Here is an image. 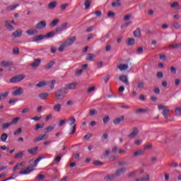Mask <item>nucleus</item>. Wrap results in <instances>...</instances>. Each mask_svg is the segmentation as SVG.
<instances>
[{"mask_svg":"<svg viewBox=\"0 0 181 181\" xmlns=\"http://www.w3.org/2000/svg\"><path fill=\"white\" fill-rule=\"evenodd\" d=\"M20 119H21L20 117H16L13 119V120L10 122V124H11V125H16V124H18Z\"/></svg>","mask_w":181,"mask_h":181,"instance_id":"e433bc0d","label":"nucleus"},{"mask_svg":"<svg viewBox=\"0 0 181 181\" xmlns=\"http://www.w3.org/2000/svg\"><path fill=\"white\" fill-rule=\"evenodd\" d=\"M125 172H127V168H120L119 170H117L115 172V176H117V177L121 176V175H124V173H125Z\"/></svg>","mask_w":181,"mask_h":181,"instance_id":"f8f14e48","label":"nucleus"},{"mask_svg":"<svg viewBox=\"0 0 181 181\" xmlns=\"http://www.w3.org/2000/svg\"><path fill=\"white\" fill-rule=\"evenodd\" d=\"M112 6H113V8H115V6H121V3L119 2H113L112 3Z\"/></svg>","mask_w":181,"mask_h":181,"instance_id":"0e129e2a","label":"nucleus"},{"mask_svg":"<svg viewBox=\"0 0 181 181\" xmlns=\"http://www.w3.org/2000/svg\"><path fill=\"white\" fill-rule=\"evenodd\" d=\"M40 65V59H35L34 62L31 66L32 67H38V66Z\"/></svg>","mask_w":181,"mask_h":181,"instance_id":"c756f323","label":"nucleus"},{"mask_svg":"<svg viewBox=\"0 0 181 181\" xmlns=\"http://www.w3.org/2000/svg\"><path fill=\"white\" fill-rule=\"evenodd\" d=\"M57 103H62L63 100V96H55Z\"/></svg>","mask_w":181,"mask_h":181,"instance_id":"052dcab7","label":"nucleus"},{"mask_svg":"<svg viewBox=\"0 0 181 181\" xmlns=\"http://www.w3.org/2000/svg\"><path fill=\"white\" fill-rule=\"evenodd\" d=\"M84 6H85V11H87L91 6V1L90 0H86L84 3Z\"/></svg>","mask_w":181,"mask_h":181,"instance_id":"a878e982","label":"nucleus"},{"mask_svg":"<svg viewBox=\"0 0 181 181\" xmlns=\"http://www.w3.org/2000/svg\"><path fill=\"white\" fill-rule=\"evenodd\" d=\"M67 122L69 125L71 127L69 135H73L76 133V119L74 117H70L68 119Z\"/></svg>","mask_w":181,"mask_h":181,"instance_id":"f257e3e1","label":"nucleus"},{"mask_svg":"<svg viewBox=\"0 0 181 181\" xmlns=\"http://www.w3.org/2000/svg\"><path fill=\"white\" fill-rule=\"evenodd\" d=\"M13 54H16V55L19 54V48H18V47L13 48Z\"/></svg>","mask_w":181,"mask_h":181,"instance_id":"864d4df0","label":"nucleus"},{"mask_svg":"<svg viewBox=\"0 0 181 181\" xmlns=\"http://www.w3.org/2000/svg\"><path fill=\"white\" fill-rule=\"evenodd\" d=\"M57 6V2L56 1H52L48 4V9L53 10Z\"/></svg>","mask_w":181,"mask_h":181,"instance_id":"a211bd4d","label":"nucleus"},{"mask_svg":"<svg viewBox=\"0 0 181 181\" xmlns=\"http://www.w3.org/2000/svg\"><path fill=\"white\" fill-rule=\"evenodd\" d=\"M144 153V151L142 150H139L133 153V156L136 157V156H141Z\"/></svg>","mask_w":181,"mask_h":181,"instance_id":"ea45409f","label":"nucleus"},{"mask_svg":"<svg viewBox=\"0 0 181 181\" xmlns=\"http://www.w3.org/2000/svg\"><path fill=\"white\" fill-rule=\"evenodd\" d=\"M23 31L22 30H17L14 33H13L12 36L13 37H21L22 36Z\"/></svg>","mask_w":181,"mask_h":181,"instance_id":"dca6fc26","label":"nucleus"},{"mask_svg":"<svg viewBox=\"0 0 181 181\" xmlns=\"http://www.w3.org/2000/svg\"><path fill=\"white\" fill-rule=\"evenodd\" d=\"M37 180H43L45 179V175L43 174H39L37 177Z\"/></svg>","mask_w":181,"mask_h":181,"instance_id":"4d7b16f0","label":"nucleus"},{"mask_svg":"<svg viewBox=\"0 0 181 181\" xmlns=\"http://www.w3.org/2000/svg\"><path fill=\"white\" fill-rule=\"evenodd\" d=\"M43 39H45V35H37L33 37V42H39V40H43Z\"/></svg>","mask_w":181,"mask_h":181,"instance_id":"aec40b11","label":"nucleus"},{"mask_svg":"<svg viewBox=\"0 0 181 181\" xmlns=\"http://www.w3.org/2000/svg\"><path fill=\"white\" fill-rule=\"evenodd\" d=\"M60 22V19L59 18H54L49 24V26L52 28H54L55 26H57V23Z\"/></svg>","mask_w":181,"mask_h":181,"instance_id":"6ab92c4d","label":"nucleus"},{"mask_svg":"<svg viewBox=\"0 0 181 181\" xmlns=\"http://www.w3.org/2000/svg\"><path fill=\"white\" fill-rule=\"evenodd\" d=\"M76 37H71L70 38H69L68 40H66L64 43L66 45V47H68V46H71V45H73V43H74V42H76Z\"/></svg>","mask_w":181,"mask_h":181,"instance_id":"0eeeda50","label":"nucleus"},{"mask_svg":"<svg viewBox=\"0 0 181 181\" xmlns=\"http://www.w3.org/2000/svg\"><path fill=\"white\" fill-rule=\"evenodd\" d=\"M42 157H39L38 158H37L35 161H34V165H33V168H36L37 166V163H39V162H40V160H42Z\"/></svg>","mask_w":181,"mask_h":181,"instance_id":"37998d69","label":"nucleus"},{"mask_svg":"<svg viewBox=\"0 0 181 181\" xmlns=\"http://www.w3.org/2000/svg\"><path fill=\"white\" fill-rule=\"evenodd\" d=\"M42 119V117H40V116H35V117H33V118H31V119L33 120V121H39V120H40Z\"/></svg>","mask_w":181,"mask_h":181,"instance_id":"680f3d73","label":"nucleus"},{"mask_svg":"<svg viewBox=\"0 0 181 181\" xmlns=\"http://www.w3.org/2000/svg\"><path fill=\"white\" fill-rule=\"evenodd\" d=\"M170 112V110L166 108L163 111L162 114H163V117H165V118H168V117H169Z\"/></svg>","mask_w":181,"mask_h":181,"instance_id":"c85d7f7f","label":"nucleus"},{"mask_svg":"<svg viewBox=\"0 0 181 181\" xmlns=\"http://www.w3.org/2000/svg\"><path fill=\"white\" fill-rule=\"evenodd\" d=\"M119 80L122 83L126 84V86H129V81H128V76L126 75H122L119 76Z\"/></svg>","mask_w":181,"mask_h":181,"instance_id":"1a4fd4ad","label":"nucleus"},{"mask_svg":"<svg viewBox=\"0 0 181 181\" xmlns=\"http://www.w3.org/2000/svg\"><path fill=\"white\" fill-rule=\"evenodd\" d=\"M25 78V76L20 74L13 76L10 79V83H19V81H22Z\"/></svg>","mask_w":181,"mask_h":181,"instance_id":"f03ea898","label":"nucleus"},{"mask_svg":"<svg viewBox=\"0 0 181 181\" xmlns=\"http://www.w3.org/2000/svg\"><path fill=\"white\" fill-rule=\"evenodd\" d=\"M110 75H107L104 77V81L105 83H108V80H110Z\"/></svg>","mask_w":181,"mask_h":181,"instance_id":"774afa93","label":"nucleus"},{"mask_svg":"<svg viewBox=\"0 0 181 181\" xmlns=\"http://www.w3.org/2000/svg\"><path fill=\"white\" fill-rule=\"evenodd\" d=\"M127 46H132V45H135V40L134 38H129L127 40Z\"/></svg>","mask_w":181,"mask_h":181,"instance_id":"bb28decb","label":"nucleus"},{"mask_svg":"<svg viewBox=\"0 0 181 181\" xmlns=\"http://www.w3.org/2000/svg\"><path fill=\"white\" fill-rule=\"evenodd\" d=\"M67 6H69V4H64L61 5V11H64V9L67 8Z\"/></svg>","mask_w":181,"mask_h":181,"instance_id":"338daca9","label":"nucleus"},{"mask_svg":"<svg viewBox=\"0 0 181 181\" xmlns=\"http://www.w3.org/2000/svg\"><path fill=\"white\" fill-rule=\"evenodd\" d=\"M6 139H8V134L6 133H4L1 136V142H6Z\"/></svg>","mask_w":181,"mask_h":181,"instance_id":"2f4dec72","label":"nucleus"},{"mask_svg":"<svg viewBox=\"0 0 181 181\" xmlns=\"http://www.w3.org/2000/svg\"><path fill=\"white\" fill-rule=\"evenodd\" d=\"M11 126H12V124H11V122L4 123V124H2V128H3L4 129H7V128H8V127H11Z\"/></svg>","mask_w":181,"mask_h":181,"instance_id":"49530a36","label":"nucleus"},{"mask_svg":"<svg viewBox=\"0 0 181 181\" xmlns=\"http://www.w3.org/2000/svg\"><path fill=\"white\" fill-rule=\"evenodd\" d=\"M146 111H148L146 109L140 108L137 109L135 112L136 114H142L144 112H146Z\"/></svg>","mask_w":181,"mask_h":181,"instance_id":"79ce46f5","label":"nucleus"},{"mask_svg":"<svg viewBox=\"0 0 181 181\" xmlns=\"http://www.w3.org/2000/svg\"><path fill=\"white\" fill-rule=\"evenodd\" d=\"M117 69H119L120 71H124L125 70H128L129 66L128 64H119L117 66Z\"/></svg>","mask_w":181,"mask_h":181,"instance_id":"f3484780","label":"nucleus"},{"mask_svg":"<svg viewBox=\"0 0 181 181\" xmlns=\"http://www.w3.org/2000/svg\"><path fill=\"white\" fill-rule=\"evenodd\" d=\"M18 6H19V4H15V5L11 6L7 8V11H13L14 9H16Z\"/></svg>","mask_w":181,"mask_h":181,"instance_id":"a18cd8bd","label":"nucleus"},{"mask_svg":"<svg viewBox=\"0 0 181 181\" xmlns=\"http://www.w3.org/2000/svg\"><path fill=\"white\" fill-rule=\"evenodd\" d=\"M54 127L52 126H49L48 127H47L45 129V134H47V132H52V131H53Z\"/></svg>","mask_w":181,"mask_h":181,"instance_id":"09e8293b","label":"nucleus"},{"mask_svg":"<svg viewBox=\"0 0 181 181\" xmlns=\"http://www.w3.org/2000/svg\"><path fill=\"white\" fill-rule=\"evenodd\" d=\"M43 127H45V123L37 124L35 126V131H39V129H42V128H43Z\"/></svg>","mask_w":181,"mask_h":181,"instance_id":"a19ab883","label":"nucleus"},{"mask_svg":"<svg viewBox=\"0 0 181 181\" xmlns=\"http://www.w3.org/2000/svg\"><path fill=\"white\" fill-rule=\"evenodd\" d=\"M13 90L12 95H14V97H16V95H22V94H23V88L21 87L14 88Z\"/></svg>","mask_w":181,"mask_h":181,"instance_id":"20e7f679","label":"nucleus"},{"mask_svg":"<svg viewBox=\"0 0 181 181\" xmlns=\"http://www.w3.org/2000/svg\"><path fill=\"white\" fill-rule=\"evenodd\" d=\"M139 131L138 130V128L134 127L133 128V132L129 135V138H135L136 135H138Z\"/></svg>","mask_w":181,"mask_h":181,"instance_id":"9b49d317","label":"nucleus"},{"mask_svg":"<svg viewBox=\"0 0 181 181\" xmlns=\"http://www.w3.org/2000/svg\"><path fill=\"white\" fill-rule=\"evenodd\" d=\"M158 110L160 111V110H166V106L165 105H159L158 106Z\"/></svg>","mask_w":181,"mask_h":181,"instance_id":"bf43d9fd","label":"nucleus"},{"mask_svg":"<svg viewBox=\"0 0 181 181\" xmlns=\"http://www.w3.org/2000/svg\"><path fill=\"white\" fill-rule=\"evenodd\" d=\"M36 87H37L38 88H42V87H45V86H46V81H40L38 83H37Z\"/></svg>","mask_w":181,"mask_h":181,"instance_id":"7c9ffc66","label":"nucleus"},{"mask_svg":"<svg viewBox=\"0 0 181 181\" xmlns=\"http://www.w3.org/2000/svg\"><path fill=\"white\" fill-rule=\"evenodd\" d=\"M39 148L37 146L28 149V153H30L31 155H33L34 153H36Z\"/></svg>","mask_w":181,"mask_h":181,"instance_id":"72a5a7b5","label":"nucleus"},{"mask_svg":"<svg viewBox=\"0 0 181 181\" xmlns=\"http://www.w3.org/2000/svg\"><path fill=\"white\" fill-rule=\"evenodd\" d=\"M62 156H57L56 157V158L54 159V162H57V163H59V162H60V160H62Z\"/></svg>","mask_w":181,"mask_h":181,"instance_id":"13d9d810","label":"nucleus"},{"mask_svg":"<svg viewBox=\"0 0 181 181\" xmlns=\"http://www.w3.org/2000/svg\"><path fill=\"white\" fill-rule=\"evenodd\" d=\"M66 94V89L57 90L55 93V97H63Z\"/></svg>","mask_w":181,"mask_h":181,"instance_id":"9d476101","label":"nucleus"},{"mask_svg":"<svg viewBox=\"0 0 181 181\" xmlns=\"http://www.w3.org/2000/svg\"><path fill=\"white\" fill-rule=\"evenodd\" d=\"M75 74L76 76H81V74H83V69L77 70Z\"/></svg>","mask_w":181,"mask_h":181,"instance_id":"69168bd1","label":"nucleus"},{"mask_svg":"<svg viewBox=\"0 0 181 181\" xmlns=\"http://www.w3.org/2000/svg\"><path fill=\"white\" fill-rule=\"evenodd\" d=\"M53 110L54 111H55V112H60V111H62V105L60 104H57L53 107Z\"/></svg>","mask_w":181,"mask_h":181,"instance_id":"5701e85b","label":"nucleus"},{"mask_svg":"<svg viewBox=\"0 0 181 181\" xmlns=\"http://www.w3.org/2000/svg\"><path fill=\"white\" fill-rule=\"evenodd\" d=\"M54 35H56V32L55 31H51L48 33H47L45 36V37H53V36H54Z\"/></svg>","mask_w":181,"mask_h":181,"instance_id":"f704fd0d","label":"nucleus"},{"mask_svg":"<svg viewBox=\"0 0 181 181\" xmlns=\"http://www.w3.org/2000/svg\"><path fill=\"white\" fill-rule=\"evenodd\" d=\"M47 23L45 21H41L39 23H37L35 25V28L38 30L45 29L47 26Z\"/></svg>","mask_w":181,"mask_h":181,"instance_id":"423d86ee","label":"nucleus"},{"mask_svg":"<svg viewBox=\"0 0 181 181\" xmlns=\"http://www.w3.org/2000/svg\"><path fill=\"white\" fill-rule=\"evenodd\" d=\"M5 26L7 29H8V30H15V28H13V25H11V23H9L8 21H5Z\"/></svg>","mask_w":181,"mask_h":181,"instance_id":"412c9836","label":"nucleus"},{"mask_svg":"<svg viewBox=\"0 0 181 181\" xmlns=\"http://www.w3.org/2000/svg\"><path fill=\"white\" fill-rule=\"evenodd\" d=\"M26 163L25 162H21L20 163H18L13 168V172H16V170H19L21 168L25 166Z\"/></svg>","mask_w":181,"mask_h":181,"instance_id":"4468645a","label":"nucleus"},{"mask_svg":"<svg viewBox=\"0 0 181 181\" xmlns=\"http://www.w3.org/2000/svg\"><path fill=\"white\" fill-rule=\"evenodd\" d=\"M91 138V134H86L83 136V141H88Z\"/></svg>","mask_w":181,"mask_h":181,"instance_id":"6e6d98bb","label":"nucleus"},{"mask_svg":"<svg viewBox=\"0 0 181 181\" xmlns=\"http://www.w3.org/2000/svg\"><path fill=\"white\" fill-rule=\"evenodd\" d=\"M13 65V62L11 61H3L1 62V66L3 67H9Z\"/></svg>","mask_w":181,"mask_h":181,"instance_id":"ddd939ff","label":"nucleus"},{"mask_svg":"<svg viewBox=\"0 0 181 181\" xmlns=\"http://www.w3.org/2000/svg\"><path fill=\"white\" fill-rule=\"evenodd\" d=\"M115 177H117V175H115V173L109 174L105 177V179L107 181H113V180H115Z\"/></svg>","mask_w":181,"mask_h":181,"instance_id":"2eb2a0df","label":"nucleus"},{"mask_svg":"<svg viewBox=\"0 0 181 181\" xmlns=\"http://www.w3.org/2000/svg\"><path fill=\"white\" fill-rule=\"evenodd\" d=\"M133 35L135 37H141V29L137 28L134 31Z\"/></svg>","mask_w":181,"mask_h":181,"instance_id":"393cba45","label":"nucleus"},{"mask_svg":"<svg viewBox=\"0 0 181 181\" xmlns=\"http://www.w3.org/2000/svg\"><path fill=\"white\" fill-rule=\"evenodd\" d=\"M93 165H95V166H103V165H104V163L100 160H95L93 161Z\"/></svg>","mask_w":181,"mask_h":181,"instance_id":"c03bdc74","label":"nucleus"},{"mask_svg":"<svg viewBox=\"0 0 181 181\" xmlns=\"http://www.w3.org/2000/svg\"><path fill=\"white\" fill-rule=\"evenodd\" d=\"M47 138H49V136L47 134H41L38 137H37L34 139V142L35 144H37V142H40V141H46V139H47Z\"/></svg>","mask_w":181,"mask_h":181,"instance_id":"39448f33","label":"nucleus"},{"mask_svg":"<svg viewBox=\"0 0 181 181\" xmlns=\"http://www.w3.org/2000/svg\"><path fill=\"white\" fill-rule=\"evenodd\" d=\"M129 25H132V21H129L127 23H125L124 24H122L121 28H127V26H129Z\"/></svg>","mask_w":181,"mask_h":181,"instance_id":"3c124183","label":"nucleus"},{"mask_svg":"<svg viewBox=\"0 0 181 181\" xmlns=\"http://www.w3.org/2000/svg\"><path fill=\"white\" fill-rule=\"evenodd\" d=\"M8 95H9V92L0 93V97L1 98L2 100H5V98H6Z\"/></svg>","mask_w":181,"mask_h":181,"instance_id":"58836bf2","label":"nucleus"},{"mask_svg":"<svg viewBox=\"0 0 181 181\" xmlns=\"http://www.w3.org/2000/svg\"><path fill=\"white\" fill-rule=\"evenodd\" d=\"M66 121H67V119H66L60 120V122H59V127H63V125H64V124H66Z\"/></svg>","mask_w":181,"mask_h":181,"instance_id":"5fc2aeb1","label":"nucleus"},{"mask_svg":"<svg viewBox=\"0 0 181 181\" xmlns=\"http://www.w3.org/2000/svg\"><path fill=\"white\" fill-rule=\"evenodd\" d=\"M23 151H20L15 155L14 158L16 159H20L21 158H23Z\"/></svg>","mask_w":181,"mask_h":181,"instance_id":"4c0bfd02","label":"nucleus"},{"mask_svg":"<svg viewBox=\"0 0 181 181\" xmlns=\"http://www.w3.org/2000/svg\"><path fill=\"white\" fill-rule=\"evenodd\" d=\"M33 170H35L33 166H28L25 170L20 171L19 175H29Z\"/></svg>","mask_w":181,"mask_h":181,"instance_id":"7ed1b4c3","label":"nucleus"},{"mask_svg":"<svg viewBox=\"0 0 181 181\" xmlns=\"http://www.w3.org/2000/svg\"><path fill=\"white\" fill-rule=\"evenodd\" d=\"M77 82H73L65 86V90H75Z\"/></svg>","mask_w":181,"mask_h":181,"instance_id":"6e6552de","label":"nucleus"},{"mask_svg":"<svg viewBox=\"0 0 181 181\" xmlns=\"http://www.w3.org/2000/svg\"><path fill=\"white\" fill-rule=\"evenodd\" d=\"M122 121H124V116H121L120 117L115 119L113 121V124H115V125H118V124H119Z\"/></svg>","mask_w":181,"mask_h":181,"instance_id":"b1692460","label":"nucleus"},{"mask_svg":"<svg viewBox=\"0 0 181 181\" xmlns=\"http://www.w3.org/2000/svg\"><path fill=\"white\" fill-rule=\"evenodd\" d=\"M49 93H40L39 95V97L41 100H46V98H47V97H49Z\"/></svg>","mask_w":181,"mask_h":181,"instance_id":"cd10ccee","label":"nucleus"},{"mask_svg":"<svg viewBox=\"0 0 181 181\" xmlns=\"http://www.w3.org/2000/svg\"><path fill=\"white\" fill-rule=\"evenodd\" d=\"M27 35H35V33H37V30L35 29H30L26 31Z\"/></svg>","mask_w":181,"mask_h":181,"instance_id":"473e14b6","label":"nucleus"},{"mask_svg":"<svg viewBox=\"0 0 181 181\" xmlns=\"http://www.w3.org/2000/svg\"><path fill=\"white\" fill-rule=\"evenodd\" d=\"M66 47H67V46L64 44V42L59 47V52H63V50H64V49H66Z\"/></svg>","mask_w":181,"mask_h":181,"instance_id":"8fccbe9b","label":"nucleus"},{"mask_svg":"<svg viewBox=\"0 0 181 181\" xmlns=\"http://www.w3.org/2000/svg\"><path fill=\"white\" fill-rule=\"evenodd\" d=\"M54 64L55 62L54 61H51L45 66V69H47V70H49V69H52V66H54Z\"/></svg>","mask_w":181,"mask_h":181,"instance_id":"c9c22d12","label":"nucleus"},{"mask_svg":"<svg viewBox=\"0 0 181 181\" xmlns=\"http://www.w3.org/2000/svg\"><path fill=\"white\" fill-rule=\"evenodd\" d=\"M145 83L144 82H140L137 84L138 88H144Z\"/></svg>","mask_w":181,"mask_h":181,"instance_id":"e2e57ef3","label":"nucleus"},{"mask_svg":"<svg viewBox=\"0 0 181 181\" xmlns=\"http://www.w3.org/2000/svg\"><path fill=\"white\" fill-rule=\"evenodd\" d=\"M175 114L177 115H180L181 117V108L180 107H177L175 108Z\"/></svg>","mask_w":181,"mask_h":181,"instance_id":"603ef678","label":"nucleus"},{"mask_svg":"<svg viewBox=\"0 0 181 181\" xmlns=\"http://www.w3.org/2000/svg\"><path fill=\"white\" fill-rule=\"evenodd\" d=\"M21 134H22V129L18 128L16 132H14L13 135H15L16 136Z\"/></svg>","mask_w":181,"mask_h":181,"instance_id":"de8ad7c7","label":"nucleus"},{"mask_svg":"<svg viewBox=\"0 0 181 181\" xmlns=\"http://www.w3.org/2000/svg\"><path fill=\"white\" fill-rule=\"evenodd\" d=\"M150 180V177L149 174H147L146 177H143L141 178H136L135 181H149Z\"/></svg>","mask_w":181,"mask_h":181,"instance_id":"4be33fe9","label":"nucleus"}]
</instances>
